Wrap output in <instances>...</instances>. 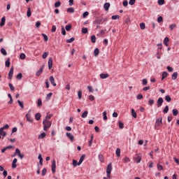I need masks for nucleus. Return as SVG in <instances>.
Returning <instances> with one entry per match:
<instances>
[{
	"label": "nucleus",
	"instance_id": "nucleus-35",
	"mask_svg": "<svg viewBox=\"0 0 179 179\" xmlns=\"http://www.w3.org/2000/svg\"><path fill=\"white\" fill-rule=\"evenodd\" d=\"M68 13H75V8L70 7L67 9Z\"/></svg>",
	"mask_w": 179,
	"mask_h": 179
},
{
	"label": "nucleus",
	"instance_id": "nucleus-39",
	"mask_svg": "<svg viewBox=\"0 0 179 179\" xmlns=\"http://www.w3.org/2000/svg\"><path fill=\"white\" fill-rule=\"evenodd\" d=\"M165 100L167 103H170V101H171V96H170V95H166Z\"/></svg>",
	"mask_w": 179,
	"mask_h": 179
},
{
	"label": "nucleus",
	"instance_id": "nucleus-64",
	"mask_svg": "<svg viewBox=\"0 0 179 179\" xmlns=\"http://www.w3.org/2000/svg\"><path fill=\"white\" fill-rule=\"evenodd\" d=\"M158 5H160V6H162V5H164V0H158Z\"/></svg>",
	"mask_w": 179,
	"mask_h": 179
},
{
	"label": "nucleus",
	"instance_id": "nucleus-56",
	"mask_svg": "<svg viewBox=\"0 0 179 179\" xmlns=\"http://www.w3.org/2000/svg\"><path fill=\"white\" fill-rule=\"evenodd\" d=\"M45 174H47V168H43V170H42L41 175L43 176H45Z\"/></svg>",
	"mask_w": 179,
	"mask_h": 179
},
{
	"label": "nucleus",
	"instance_id": "nucleus-51",
	"mask_svg": "<svg viewBox=\"0 0 179 179\" xmlns=\"http://www.w3.org/2000/svg\"><path fill=\"white\" fill-rule=\"evenodd\" d=\"M145 27H146V25L145 24L144 22L140 23V28L141 29V30H145Z\"/></svg>",
	"mask_w": 179,
	"mask_h": 179
},
{
	"label": "nucleus",
	"instance_id": "nucleus-5",
	"mask_svg": "<svg viewBox=\"0 0 179 179\" xmlns=\"http://www.w3.org/2000/svg\"><path fill=\"white\" fill-rule=\"evenodd\" d=\"M31 112V110H29L25 115L27 118V121H28V122H33V119L31 118V114H30Z\"/></svg>",
	"mask_w": 179,
	"mask_h": 179
},
{
	"label": "nucleus",
	"instance_id": "nucleus-38",
	"mask_svg": "<svg viewBox=\"0 0 179 179\" xmlns=\"http://www.w3.org/2000/svg\"><path fill=\"white\" fill-rule=\"evenodd\" d=\"M22 78H23V74H22V73H19L16 76V79H17L18 80H22Z\"/></svg>",
	"mask_w": 179,
	"mask_h": 179
},
{
	"label": "nucleus",
	"instance_id": "nucleus-16",
	"mask_svg": "<svg viewBox=\"0 0 179 179\" xmlns=\"http://www.w3.org/2000/svg\"><path fill=\"white\" fill-rule=\"evenodd\" d=\"M167 76H169V73H167L166 71L162 72L161 80H164V79H166V78H167Z\"/></svg>",
	"mask_w": 179,
	"mask_h": 179
},
{
	"label": "nucleus",
	"instance_id": "nucleus-62",
	"mask_svg": "<svg viewBox=\"0 0 179 179\" xmlns=\"http://www.w3.org/2000/svg\"><path fill=\"white\" fill-rule=\"evenodd\" d=\"M157 22H158L159 23H162V22H163V17H162V16L158 17H157Z\"/></svg>",
	"mask_w": 179,
	"mask_h": 179
},
{
	"label": "nucleus",
	"instance_id": "nucleus-47",
	"mask_svg": "<svg viewBox=\"0 0 179 179\" xmlns=\"http://www.w3.org/2000/svg\"><path fill=\"white\" fill-rule=\"evenodd\" d=\"M89 112L87 110L84 111V113L81 115L82 118H86L87 117V114Z\"/></svg>",
	"mask_w": 179,
	"mask_h": 179
},
{
	"label": "nucleus",
	"instance_id": "nucleus-59",
	"mask_svg": "<svg viewBox=\"0 0 179 179\" xmlns=\"http://www.w3.org/2000/svg\"><path fill=\"white\" fill-rule=\"evenodd\" d=\"M20 59H26V55L24 53H21L20 55Z\"/></svg>",
	"mask_w": 179,
	"mask_h": 179
},
{
	"label": "nucleus",
	"instance_id": "nucleus-11",
	"mask_svg": "<svg viewBox=\"0 0 179 179\" xmlns=\"http://www.w3.org/2000/svg\"><path fill=\"white\" fill-rule=\"evenodd\" d=\"M157 45L158 47L157 55H160V54H162V52L159 50H162L163 45H162V43H158Z\"/></svg>",
	"mask_w": 179,
	"mask_h": 179
},
{
	"label": "nucleus",
	"instance_id": "nucleus-63",
	"mask_svg": "<svg viewBox=\"0 0 179 179\" xmlns=\"http://www.w3.org/2000/svg\"><path fill=\"white\" fill-rule=\"evenodd\" d=\"M78 96L79 100H80V99H82V90H79L78 92Z\"/></svg>",
	"mask_w": 179,
	"mask_h": 179
},
{
	"label": "nucleus",
	"instance_id": "nucleus-1",
	"mask_svg": "<svg viewBox=\"0 0 179 179\" xmlns=\"http://www.w3.org/2000/svg\"><path fill=\"white\" fill-rule=\"evenodd\" d=\"M43 125V131H48L50 128H51V125H52V122L50 120H43L42 122Z\"/></svg>",
	"mask_w": 179,
	"mask_h": 179
},
{
	"label": "nucleus",
	"instance_id": "nucleus-55",
	"mask_svg": "<svg viewBox=\"0 0 179 179\" xmlns=\"http://www.w3.org/2000/svg\"><path fill=\"white\" fill-rule=\"evenodd\" d=\"M117 19H120V15H113V16L111 17V20H117Z\"/></svg>",
	"mask_w": 179,
	"mask_h": 179
},
{
	"label": "nucleus",
	"instance_id": "nucleus-46",
	"mask_svg": "<svg viewBox=\"0 0 179 179\" xmlns=\"http://www.w3.org/2000/svg\"><path fill=\"white\" fill-rule=\"evenodd\" d=\"M62 36H66V31L65 30V27H64V26L62 27Z\"/></svg>",
	"mask_w": 179,
	"mask_h": 179
},
{
	"label": "nucleus",
	"instance_id": "nucleus-23",
	"mask_svg": "<svg viewBox=\"0 0 179 179\" xmlns=\"http://www.w3.org/2000/svg\"><path fill=\"white\" fill-rule=\"evenodd\" d=\"M45 136H47V134H45V132H43L38 136V139H44Z\"/></svg>",
	"mask_w": 179,
	"mask_h": 179
},
{
	"label": "nucleus",
	"instance_id": "nucleus-53",
	"mask_svg": "<svg viewBox=\"0 0 179 179\" xmlns=\"http://www.w3.org/2000/svg\"><path fill=\"white\" fill-rule=\"evenodd\" d=\"M176 27H177V24H172L169 27V28L171 29V31H173V30H174V29H176Z\"/></svg>",
	"mask_w": 179,
	"mask_h": 179
},
{
	"label": "nucleus",
	"instance_id": "nucleus-50",
	"mask_svg": "<svg viewBox=\"0 0 179 179\" xmlns=\"http://www.w3.org/2000/svg\"><path fill=\"white\" fill-rule=\"evenodd\" d=\"M47 57H48V52H44L43 54L42 55L43 59H45Z\"/></svg>",
	"mask_w": 179,
	"mask_h": 179
},
{
	"label": "nucleus",
	"instance_id": "nucleus-6",
	"mask_svg": "<svg viewBox=\"0 0 179 179\" xmlns=\"http://www.w3.org/2000/svg\"><path fill=\"white\" fill-rule=\"evenodd\" d=\"M155 124L157 127H160L163 124V117H160L156 119Z\"/></svg>",
	"mask_w": 179,
	"mask_h": 179
},
{
	"label": "nucleus",
	"instance_id": "nucleus-49",
	"mask_svg": "<svg viewBox=\"0 0 179 179\" xmlns=\"http://www.w3.org/2000/svg\"><path fill=\"white\" fill-rule=\"evenodd\" d=\"M52 96V92H50L49 94H48L46 96V101H48V100H50V99H51Z\"/></svg>",
	"mask_w": 179,
	"mask_h": 179
},
{
	"label": "nucleus",
	"instance_id": "nucleus-7",
	"mask_svg": "<svg viewBox=\"0 0 179 179\" xmlns=\"http://www.w3.org/2000/svg\"><path fill=\"white\" fill-rule=\"evenodd\" d=\"M13 71H14V68L13 66H12L8 73V79H10V80H12L13 78Z\"/></svg>",
	"mask_w": 179,
	"mask_h": 179
},
{
	"label": "nucleus",
	"instance_id": "nucleus-37",
	"mask_svg": "<svg viewBox=\"0 0 179 179\" xmlns=\"http://www.w3.org/2000/svg\"><path fill=\"white\" fill-rule=\"evenodd\" d=\"M0 51L1 54L3 55L4 56L8 55V52H6V50H5V48H1Z\"/></svg>",
	"mask_w": 179,
	"mask_h": 179
},
{
	"label": "nucleus",
	"instance_id": "nucleus-61",
	"mask_svg": "<svg viewBox=\"0 0 179 179\" xmlns=\"http://www.w3.org/2000/svg\"><path fill=\"white\" fill-rule=\"evenodd\" d=\"M166 69L169 72H173V71H174V69H173V67L170 66H168L166 67Z\"/></svg>",
	"mask_w": 179,
	"mask_h": 179
},
{
	"label": "nucleus",
	"instance_id": "nucleus-40",
	"mask_svg": "<svg viewBox=\"0 0 179 179\" xmlns=\"http://www.w3.org/2000/svg\"><path fill=\"white\" fill-rule=\"evenodd\" d=\"M118 125H119L120 129H124V122L119 121Z\"/></svg>",
	"mask_w": 179,
	"mask_h": 179
},
{
	"label": "nucleus",
	"instance_id": "nucleus-14",
	"mask_svg": "<svg viewBox=\"0 0 179 179\" xmlns=\"http://www.w3.org/2000/svg\"><path fill=\"white\" fill-rule=\"evenodd\" d=\"M5 22H6V17L4 16L1 20L0 27H3V26H5Z\"/></svg>",
	"mask_w": 179,
	"mask_h": 179
},
{
	"label": "nucleus",
	"instance_id": "nucleus-54",
	"mask_svg": "<svg viewBox=\"0 0 179 179\" xmlns=\"http://www.w3.org/2000/svg\"><path fill=\"white\" fill-rule=\"evenodd\" d=\"M8 86H9L11 92H15V87L13 86V85L12 83H9Z\"/></svg>",
	"mask_w": 179,
	"mask_h": 179
},
{
	"label": "nucleus",
	"instance_id": "nucleus-22",
	"mask_svg": "<svg viewBox=\"0 0 179 179\" xmlns=\"http://www.w3.org/2000/svg\"><path fill=\"white\" fill-rule=\"evenodd\" d=\"M99 54H100V50L98 48H96L94 50V57H98Z\"/></svg>",
	"mask_w": 179,
	"mask_h": 179
},
{
	"label": "nucleus",
	"instance_id": "nucleus-19",
	"mask_svg": "<svg viewBox=\"0 0 179 179\" xmlns=\"http://www.w3.org/2000/svg\"><path fill=\"white\" fill-rule=\"evenodd\" d=\"M35 120L36 121H40V120H41V113H36V115H35Z\"/></svg>",
	"mask_w": 179,
	"mask_h": 179
},
{
	"label": "nucleus",
	"instance_id": "nucleus-48",
	"mask_svg": "<svg viewBox=\"0 0 179 179\" xmlns=\"http://www.w3.org/2000/svg\"><path fill=\"white\" fill-rule=\"evenodd\" d=\"M74 40H75V37H71L69 39H66V43H73Z\"/></svg>",
	"mask_w": 179,
	"mask_h": 179
},
{
	"label": "nucleus",
	"instance_id": "nucleus-34",
	"mask_svg": "<svg viewBox=\"0 0 179 179\" xmlns=\"http://www.w3.org/2000/svg\"><path fill=\"white\" fill-rule=\"evenodd\" d=\"M81 31L83 33V34H87L89 29L87 28H82Z\"/></svg>",
	"mask_w": 179,
	"mask_h": 179
},
{
	"label": "nucleus",
	"instance_id": "nucleus-9",
	"mask_svg": "<svg viewBox=\"0 0 179 179\" xmlns=\"http://www.w3.org/2000/svg\"><path fill=\"white\" fill-rule=\"evenodd\" d=\"M8 135V133L6 131L0 129V139H3L4 136H6Z\"/></svg>",
	"mask_w": 179,
	"mask_h": 179
},
{
	"label": "nucleus",
	"instance_id": "nucleus-4",
	"mask_svg": "<svg viewBox=\"0 0 179 179\" xmlns=\"http://www.w3.org/2000/svg\"><path fill=\"white\" fill-rule=\"evenodd\" d=\"M163 103H164V100L163 99V98L159 97L157 101V108H159V107H162V106H163Z\"/></svg>",
	"mask_w": 179,
	"mask_h": 179
},
{
	"label": "nucleus",
	"instance_id": "nucleus-15",
	"mask_svg": "<svg viewBox=\"0 0 179 179\" xmlns=\"http://www.w3.org/2000/svg\"><path fill=\"white\" fill-rule=\"evenodd\" d=\"M48 69H52V58L50 57L49 59H48Z\"/></svg>",
	"mask_w": 179,
	"mask_h": 179
},
{
	"label": "nucleus",
	"instance_id": "nucleus-30",
	"mask_svg": "<svg viewBox=\"0 0 179 179\" xmlns=\"http://www.w3.org/2000/svg\"><path fill=\"white\" fill-rule=\"evenodd\" d=\"M99 159L101 163H104V156L102 154L99 155Z\"/></svg>",
	"mask_w": 179,
	"mask_h": 179
},
{
	"label": "nucleus",
	"instance_id": "nucleus-33",
	"mask_svg": "<svg viewBox=\"0 0 179 179\" xmlns=\"http://www.w3.org/2000/svg\"><path fill=\"white\" fill-rule=\"evenodd\" d=\"M27 17H30L31 16V9L30 8V7H29L27 9Z\"/></svg>",
	"mask_w": 179,
	"mask_h": 179
},
{
	"label": "nucleus",
	"instance_id": "nucleus-12",
	"mask_svg": "<svg viewBox=\"0 0 179 179\" xmlns=\"http://www.w3.org/2000/svg\"><path fill=\"white\" fill-rule=\"evenodd\" d=\"M142 160V156L137 155V156L134 158V162L136 163H141V161Z\"/></svg>",
	"mask_w": 179,
	"mask_h": 179
},
{
	"label": "nucleus",
	"instance_id": "nucleus-10",
	"mask_svg": "<svg viewBox=\"0 0 179 179\" xmlns=\"http://www.w3.org/2000/svg\"><path fill=\"white\" fill-rule=\"evenodd\" d=\"M49 80L50 83H52V86H57V83H55V79L54 78V76H51L49 78Z\"/></svg>",
	"mask_w": 179,
	"mask_h": 179
},
{
	"label": "nucleus",
	"instance_id": "nucleus-27",
	"mask_svg": "<svg viewBox=\"0 0 179 179\" xmlns=\"http://www.w3.org/2000/svg\"><path fill=\"white\" fill-rule=\"evenodd\" d=\"M5 65L7 68H9L10 66V58H8L5 62Z\"/></svg>",
	"mask_w": 179,
	"mask_h": 179
},
{
	"label": "nucleus",
	"instance_id": "nucleus-13",
	"mask_svg": "<svg viewBox=\"0 0 179 179\" xmlns=\"http://www.w3.org/2000/svg\"><path fill=\"white\" fill-rule=\"evenodd\" d=\"M66 135L67 138H69V139H70V141L71 142H73V140L75 139V137L73 136V135H72V134L66 133Z\"/></svg>",
	"mask_w": 179,
	"mask_h": 179
},
{
	"label": "nucleus",
	"instance_id": "nucleus-25",
	"mask_svg": "<svg viewBox=\"0 0 179 179\" xmlns=\"http://www.w3.org/2000/svg\"><path fill=\"white\" fill-rule=\"evenodd\" d=\"M17 104L20 106V107L23 110L24 108V104L23 103V101H21L20 100L17 101Z\"/></svg>",
	"mask_w": 179,
	"mask_h": 179
},
{
	"label": "nucleus",
	"instance_id": "nucleus-58",
	"mask_svg": "<svg viewBox=\"0 0 179 179\" xmlns=\"http://www.w3.org/2000/svg\"><path fill=\"white\" fill-rule=\"evenodd\" d=\"M2 131L4 129H9V124H5L3 127L0 128Z\"/></svg>",
	"mask_w": 179,
	"mask_h": 179
},
{
	"label": "nucleus",
	"instance_id": "nucleus-8",
	"mask_svg": "<svg viewBox=\"0 0 179 179\" xmlns=\"http://www.w3.org/2000/svg\"><path fill=\"white\" fill-rule=\"evenodd\" d=\"M44 66L45 65H42L40 69L36 72V76H41V73H43V71H44Z\"/></svg>",
	"mask_w": 179,
	"mask_h": 179
},
{
	"label": "nucleus",
	"instance_id": "nucleus-36",
	"mask_svg": "<svg viewBox=\"0 0 179 179\" xmlns=\"http://www.w3.org/2000/svg\"><path fill=\"white\" fill-rule=\"evenodd\" d=\"M172 114L174 115V117H177V115H178V110L173 109Z\"/></svg>",
	"mask_w": 179,
	"mask_h": 179
},
{
	"label": "nucleus",
	"instance_id": "nucleus-45",
	"mask_svg": "<svg viewBox=\"0 0 179 179\" xmlns=\"http://www.w3.org/2000/svg\"><path fill=\"white\" fill-rule=\"evenodd\" d=\"M41 36L43 37L44 41H48V36L45 34H42Z\"/></svg>",
	"mask_w": 179,
	"mask_h": 179
},
{
	"label": "nucleus",
	"instance_id": "nucleus-42",
	"mask_svg": "<svg viewBox=\"0 0 179 179\" xmlns=\"http://www.w3.org/2000/svg\"><path fill=\"white\" fill-rule=\"evenodd\" d=\"M55 8H59V6H61V1H57L55 3L54 5Z\"/></svg>",
	"mask_w": 179,
	"mask_h": 179
},
{
	"label": "nucleus",
	"instance_id": "nucleus-57",
	"mask_svg": "<svg viewBox=\"0 0 179 179\" xmlns=\"http://www.w3.org/2000/svg\"><path fill=\"white\" fill-rule=\"evenodd\" d=\"M87 16H89V13L87 11H85L83 13V17L84 19H86V17H87Z\"/></svg>",
	"mask_w": 179,
	"mask_h": 179
},
{
	"label": "nucleus",
	"instance_id": "nucleus-2",
	"mask_svg": "<svg viewBox=\"0 0 179 179\" xmlns=\"http://www.w3.org/2000/svg\"><path fill=\"white\" fill-rule=\"evenodd\" d=\"M111 171H113V164L109 163L106 168V174L108 178H111Z\"/></svg>",
	"mask_w": 179,
	"mask_h": 179
},
{
	"label": "nucleus",
	"instance_id": "nucleus-21",
	"mask_svg": "<svg viewBox=\"0 0 179 179\" xmlns=\"http://www.w3.org/2000/svg\"><path fill=\"white\" fill-rule=\"evenodd\" d=\"M85 157H86V155L83 154V155L80 157V159H79V161H78V164H82V163H83V160H85Z\"/></svg>",
	"mask_w": 179,
	"mask_h": 179
},
{
	"label": "nucleus",
	"instance_id": "nucleus-20",
	"mask_svg": "<svg viewBox=\"0 0 179 179\" xmlns=\"http://www.w3.org/2000/svg\"><path fill=\"white\" fill-rule=\"evenodd\" d=\"M110 3H105L103 4V8H104L105 10H106V11H108V9H110Z\"/></svg>",
	"mask_w": 179,
	"mask_h": 179
},
{
	"label": "nucleus",
	"instance_id": "nucleus-43",
	"mask_svg": "<svg viewBox=\"0 0 179 179\" xmlns=\"http://www.w3.org/2000/svg\"><path fill=\"white\" fill-rule=\"evenodd\" d=\"M162 113H164V114H167V113H169V106H165L162 110Z\"/></svg>",
	"mask_w": 179,
	"mask_h": 179
},
{
	"label": "nucleus",
	"instance_id": "nucleus-24",
	"mask_svg": "<svg viewBox=\"0 0 179 179\" xmlns=\"http://www.w3.org/2000/svg\"><path fill=\"white\" fill-rule=\"evenodd\" d=\"M172 80H176V79H177V78H178V73L177 72H174L172 76H171Z\"/></svg>",
	"mask_w": 179,
	"mask_h": 179
},
{
	"label": "nucleus",
	"instance_id": "nucleus-17",
	"mask_svg": "<svg viewBox=\"0 0 179 179\" xmlns=\"http://www.w3.org/2000/svg\"><path fill=\"white\" fill-rule=\"evenodd\" d=\"M170 41V38L169 37H165L164 39V44L166 47H169V42Z\"/></svg>",
	"mask_w": 179,
	"mask_h": 179
},
{
	"label": "nucleus",
	"instance_id": "nucleus-32",
	"mask_svg": "<svg viewBox=\"0 0 179 179\" xmlns=\"http://www.w3.org/2000/svg\"><path fill=\"white\" fill-rule=\"evenodd\" d=\"M115 153H116L117 157H120L121 156V149L117 148Z\"/></svg>",
	"mask_w": 179,
	"mask_h": 179
},
{
	"label": "nucleus",
	"instance_id": "nucleus-52",
	"mask_svg": "<svg viewBox=\"0 0 179 179\" xmlns=\"http://www.w3.org/2000/svg\"><path fill=\"white\" fill-rule=\"evenodd\" d=\"M52 117V114L48 115L45 116V120H43L48 121V120H51Z\"/></svg>",
	"mask_w": 179,
	"mask_h": 179
},
{
	"label": "nucleus",
	"instance_id": "nucleus-28",
	"mask_svg": "<svg viewBox=\"0 0 179 179\" xmlns=\"http://www.w3.org/2000/svg\"><path fill=\"white\" fill-rule=\"evenodd\" d=\"M65 29L66 30V31H71V30L72 29V24H69L66 25Z\"/></svg>",
	"mask_w": 179,
	"mask_h": 179
},
{
	"label": "nucleus",
	"instance_id": "nucleus-41",
	"mask_svg": "<svg viewBox=\"0 0 179 179\" xmlns=\"http://www.w3.org/2000/svg\"><path fill=\"white\" fill-rule=\"evenodd\" d=\"M41 106H43V101L41 99H38L37 102V107H41Z\"/></svg>",
	"mask_w": 179,
	"mask_h": 179
},
{
	"label": "nucleus",
	"instance_id": "nucleus-18",
	"mask_svg": "<svg viewBox=\"0 0 179 179\" xmlns=\"http://www.w3.org/2000/svg\"><path fill=\"white\" fill-rule=\"evenodd\" d=\"M110 76V75H108V73H101L100 74V78L101 79H107V78H108Z\"/></svg>",
	"mask_w": 179,
	"mask_h": 179
},
{
	"label": "nucleus",
	"instance_id": "nucleus-26",
	"mask_svg": "<svg viewBox=\"0 0 179 179\" xmlns=\"http://www.w3.org/2000/svg\"><path fill=\"white\" fill-rule=\"evenodd\" d=\"M52 169H57V162L55 161V159H53L52 162Z\"/></svg>",
	"mask_w": 179,
	"mask_h": 179
},
{
	"label": "nucleus",
	"instance_id": "nucleus-31",
	"mask_svg": "<svg viewBox=\"0 0 179 179\" xmlns=\"http://www.w3.org/2000/svg\"><path fill=\"white\" fill-rule=\"evenodd\" d=\"M81 164H79L76 159H73V166L76 167L77 166H80Z\"/></svg>",
	"mask_w": 179,
	"mask_h": 179
},
{
	"label": "nucleus",
	"instance_id": "nucleus-60",
	"mask_svg": "<svg viewBox=\"0 0 179 179\" xmlns=\"http://www.w3.org/2000/svg\"><path fill=\"white\" fill-rule=\"evenodd\" d=\"M91 41H92V43H96V36L92 35V36H91Z\"/></svg>",
	"mask_w": 179,
	"mask_h": 179
},
{
	"label": "nucleus",
	"instance_id": "nucleus-44",
	"mask_svg": "<svg viewBox=\"0 0 179 179\" xmlns=\"http://www.w3.org/2000/svg\"><path fill=\"white\" fill-rule=\"evenodd\" d=\"M122 162L124 163H129L131 162V159L128 158V157H125L123 159Z\"/></svg>",
	"mask_w": 179,
	"mask_h": 179
},
{
	"label": "nucleus",
	"instance_id": "nucleus-29",
	"mask_svg": "<svg viewBox=\"0 0 179 179\" xmlns=\"http://www.w3.org/2000/svg\"><path fill=\"white\" fill-rule=\"evenodd\" d=\"M131 115L133 118H137L138 114H136V112H135V109H131Z\"/></svg>",
	"mask_w": 179,
	"mask_h": 179
},
{
	"label": "nucleus",
	"instance_id": "nucleus-3",
	"mask_svg": "<svg viewBox=\"0 0 179 179\" xmlns=\"http://www.w3.org/2000/svg\"><path fill=\"white\" fill-rule=\"evenodd\" d=\"M94 24H103V17L99 18V17H95V20L93 22Z\"/></svg>",
	"mask_w": 179,
	"mask_h": 179
}]
</instances>
